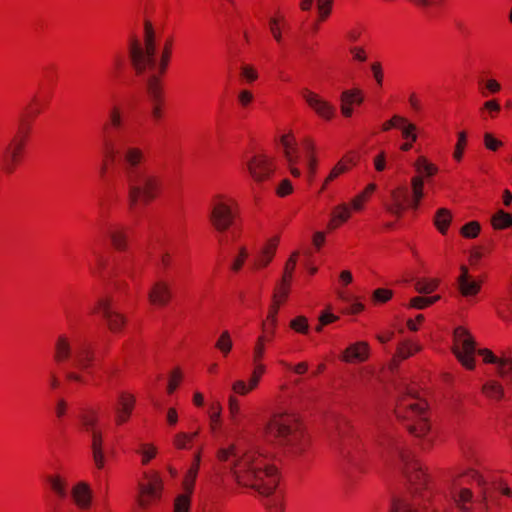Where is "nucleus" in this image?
Returning <instances> with one entry per match:
<instances>
[{
	"instance_id": "nucleus-1",
	"label": "nucleus",
	"mask_w": 512,
	"mask_h": 512,
	"mask_svg": "<svg viewBox=\"0 0 512 512\" xmlns=\"http://www.w3.org/2000/svg\"><path fill=\"white\" fill-rule=\"evenodd\" d=\"M262 435L264 440L276 447L301 455L311 445V438L301 416L295 412L277 409L266 419Z\"/></svg>"
},
{
	"instance_id": "nucleus-2",
	"label": "nucleus",
	"mask_w": 512,
	"mask_h": 512,
	"mask_svg": "<svg viewBox=\"0 0 512 512\" xmlns=\"http://www.w3.org/2000/svg\"><path fill=\"white\" fill-rule=\"evenodd\" d=\"M233 473L238 484L264 496L271 495L279 484L277 467L256 451H248L239 457L234 463Z\"/></svg>"
},
{
	"instance_id": "nucleus-3",
	"label": "nucleus",
	"mask_w": 512,
	"mask_h": 512,
	"mask_svg": "<svg viewBox=\"0 0 512 512\" xmlns=\"http://www.w3.org/2000/svg\"><path fill=\"white\" fill-rule=\"evenodd\" d=\"M174 42L175 38L173 35L166 37L161 50L157 72L150 75L146 82L149 118L154 126L161 125L167 117L168 105L163 79L167 74L172 58Z\"/></svg>"
},
{
	"instance_id": "nucleus-4",
	"label": "nucleus",
	"mask_w": 512,
	"mask_h": 512,
	"mask_svg": "<svg viewBox=\"0 0 512 512\" xmlns=\"http://www.w3.org/2000/svg\"><path fill=\"white\" fill-rule=\"evenodd\" d=\"M127 183V210L136 213L147 208L164 192V177L155 171H144L125 178Z\"/></svg>"
},
{
	"instance_id": "nucleus-5",
	"label": "nucleus",
	"mask_w": 512,
	"mask_h": 512,
	"mask_svg": "<svg viewBox=\"0 0 512 512\" xmlns=\"http://www.w3.org/2000/svg\"><path fill=\"white\" fill-rule=\"evenodd\" d=\"M127 55L129 66L135 76L140 77L151 71L156 65V35L150 20L144 21L143 40L136 34L127 39Z\"/></svg>"
},
{
	"instance_id": "nucleus-6",
	"label": "nucleus",
	"mask_w": 512,
	"mask_h": 512,
	"mask_svg": "<svg viewBox=\"0 0 512 512\" xmlns=\"http://www.w3.org/2000/svg\"><path fill=\"white\" fill-rule=\"evenodd\" d=\"M394 412L398 419L408 421L405 428L415 437H423L431 430L428 403L418 396L415 389H407V392L398 398Z\"/></svg>"
},
{
	"instance_id": "nucleus-7",
	"label": "nucleus",
	"mask_w": 512,
	"mask_h": 512,
	"mask_svg": "<svg viewBox=\"0 0 512 512\" xmlns=\"http://www.w3.org/2000/svg\"><path fill=\"white\" fill-rule=\"evenodd\" d=\"M78 419L83 432L91 435V452L93 463L98 470L105 467L104 436L99 427L100 407L85 406L80 408Z\"/></svg>"
},
{
	"instance_id": "nucleus-8",
	"label": "nucleus",
	"mask_w": 512,
	"mask_h": 512,
	"mask_svg": "<svg viewBox=\"0 0 512 512\" xmlns=\"http://www.w3.org/2000/svg\"><path fill=\"white\" fill-rule=\"evenodd\" d=\"M31 138L32 133L16 128L15 133L0 155V170L5 175L14 174L22 165Z\"/></svg>"
},
{
	"instance_id": "nucleus-9",
	"label": "nucleus",
	"mask_w": 512,
	"mask_h": 512,
	"mask_svg": "<svg viewBox=\"0 0 512 512\" xmlns=\"http://www.w3.org/2000/svg\"><path fill=\"white\" fill-rule=\"evenodd\" d=\"M239 214L237 201L225 194H217L210 202L209 222L219 233L228 231L235 223Z\"/></svg>"
},
{
	"instance_id": "nucleus-10",
	"label": "nucleus",
	"mask_w": 512,
	"mask_h": 512,
	"mask_svg": "<svg viewBox=\"0 0 512 512\" xmlns=\"http://www.w3.org/2000/svg\"><path fill=\"white\" fill-rule=\"evenodd\" d=\"M335 428L337 431V437L333 440L335 448L343 460L348 464L356 465L360 459V443L350 421L344 417H338Z\"/></svg>"
},
{
	"instance_id": "nucleus-11",
	"label": "nucleus",
	"mask_w": 512,
	"mask_h": 512,
	"mask_svg": "<svg viewBox=\"0 0 512 512\" xmlns=\"http://www.w3.org/2000/svg\"><path fill=\"white\" fill-rule=\"evenodd\" d=\"M52 97L53 89L51 85L39 83L38 89L32 99L20 113L17 127L29 133H33V126L36 119L48 108Z\"/></svg>"
},
{
	"instance_id": "nucleus-12",
	"label": "nucleus",
	"mask_w": 512,
	"mask_h": 512,
	"mask_svg": "<svg viewBox=\"0 0 512 512\" xmlns=\"http://www.w3.org/2000/svg\"><path fill=\"white\" fill-rule=\"evenodd\" d=\"M137 490L136 502L140 509L148 510L158 504L163 492V481L160 474L157 471L144 472L138 482Z\"/></svg>"
},
{
	"instance_id": "nucleus-13",
	"label": "nucleus",
	"mask_w": 512,
	"mask_h": 512,
	"mask_svg": "<svg viewBox=\"0 0 512 512\" xmlns=\"http://www.w3.org/2000/svg\"><path fill=\"white\" fill-rule=\"evenodd\" d=\"M475 349L476 343L469 330L464 326L456 327L453 331L452 352L467 370L475 368Z\"/></svg>"
},
{
	"instance_id": "nucleus-14",
	"label": "nucleus",
	"mask_w": 512,
	"mask_h": 512,
	"mask_svg": "<svg viewBox=\"0 0 512 512\" xmlns=\"http://www.w3.org/2000/svg\"><path fill=\"white\" fill-rule=\"evenodd\" d=\"M92 314L101 316L108 330L114 334L123 332L128 323L126 315L116 309L113 299L109 296L98 299Z\"/></svg>"
},
{
	"instance_id": "nucleus-15",
	"label": "nucleus",
	"mask_w": 512,
	"mask_h": 512,
	"mask_svg": "<svg viewBox=\"0 0 512 512\" xmlns=\"http://www.w3.org/2000/svg\"><path fill=\"white\" fill-rule=\"evenodd\" d=\"M117 158L125 178L147 171V169H142V166L147 162V153L140 146L128 145L124 147L121 151L119 150Z\"/></svg>"
},
{
	"instance_id": "nucleus-16",
	"label": "nucleus",
	"mask_w": 512,
	"mask_h": 512,
	"mask_svg": "<svg viewBox=\"0 0 512 512\" xmlns=\"http://www.w3.org/2000/svg\"><path fill=\"white\" fill-rule=\"evenodd\" d=\"M394 448L404 463V474L408 481L414 485L424 486L427 484L428 475L422 468L421 463L414 459L410 451L404 449L399 440L394 441Z\"/></svg>"
},
{
	"instance_id": "nucleus-17",
	"label": "nucleus",
	"mask_w": 512,
	"mask_h": 512,
	"mask_svg": "<svg viewBox=\"0 0 512 512\" xmlns=\"http://www.w3.org/2000/svg\"><path fill=\"white\" fill-rule=\"evenodd\" d=\"M300 96L305 101L308 108L322 120L331 121L335 117V106L318 93L309 88H302L300 90Z\"/></svg>"
},
{
	"instance_id": "nucleus-18",
	"label": "nucleus",
	"mask_w": 512,
	"mask_h": 512,
	"mask_svg": "<svg viewBox=\"0 0 512 512\" xmlns=\"http://www.w3.org/2000/svg\"><path fill=\"white\" fill-rule=\"evenodd\" d=\"M247 170L255 182L261 183L270 179L276 170V165L267 155L257 154L247 162Z\"/></svg>"
},
{
	"instance_id": "nucleus-19",
	"label": "nucleus",
	"mask_w": 512,
	"mask_h": 512,
	"mask_svg": "<svg viewBox=\"0 0 512 512\" xmlns=\"http://www.w3.org/2000/svg\"><path fill=\"white\" fill-rule=\"evenodd\" d=\"M136 407V397L128 391H121L114 407V424L117 427L128 423Z\"/></svg>"
},
{
	"instance_id": "nucleus-20",
	"label": "nucleus",
	"mask_w": 512,
	"mask_h": 512,
	"mask_svg": "<svg viewBox=\"0 0 512 512\" xmlns=\"http://www.w3.org/2000/svg\"><path fill=\"white\" fill-rule=\"evenodd\" d=\"M359 162V155L354 151L347 152L342 158L333 166L327 177L324 179L320 189V193L324 192L330 183L351 171Z\"/></svg>"
},
{
	"instance_id": "nucleus-21",
	"label": "nucleus",
	"mask_w": 512,
	"mask_h": 512,
	"mask_svg": "<svg viewBox=\"0 0 512 512\" xmlns=\"http://www.w3.org/2000/svg\"><path fill=\"white\" fill-rule=\"evenodd\" d=\"M460 274L457 277L456 284L459 294L464 298L477 296L482 289L484 280L481 278L475 279L470 273L466 265H461Z\"/></svg>"
},
{
	"instance_id": "nucleus-22",
	"label": "nucleus",
	"mask_w": 512,
	"mask_h": 512,
	"mask_svg": "<svg viewBox=\"0 0 512 512\" xmlns=\"http://www.w3.org/2000/svg\"><path fill=\"white\" fill-rule=\"evenodd\" d=\"M391 202L386 205V211L402 218L408 209H412V200L410 199L409 190L406 186H399L390 193Z\"/></svg>"
},
{
	"instance_id": "nucleus-23",
	"label": "nucleus",
	"mask_w": 512,
	"mask_h": 512,
	"mask_svg": "<svg viewBox=\"0 0 512 512\" xmlns=\"http://www.w3.org/2000/svg\"><path fill=\"white\" fill-rule=\"evenodd\" d=\"M125 125L123 112L120 106L114 105L108 112V118L101 127V143L115 142L114 132H120Z\"/></svg>"
},
{
	"instance_id": "nucleus-24",
	"label": "nucleus",
	"mask_w": 512,
	"mask_h": 512,
	"mask_svg": "<svg viewBox=\"0 0 512 512\" xmlns=\"http://www.w3.org/2000/svg\"><path fill=\"white\" fill-rule=\"evenodd\" d=\"M291 285L292 282L282 279H280V281L276 283L273 289L272 302L269 306L266 319L273 321L275 323L278 322L277 316L280 307L287 302L289 295L291 293Z\"/></svg>"
},
{
	"instance_id": "nucleus-25",
	"label": "nucleus",
	"mask_w": 512,
	"mask_h": 512,
	"mask_svg": "<svg viewBox=\"0 0 512 512\" xmlns=\"http://www.w3.org/2000/svg\"><path fill=\"white\" fill-rule=\"evenodd\" d=\"M277 323L265 319L262 323V332L257 337L253 347L252 361L263 362L266 346L271 344L275 338Z\"/></svg>"
},
{
	"instance_id": "nucleus-26",
	"label": "nucleus",
	"mask_w": 512,
	"mask_h": 512,
	"mask_svg": "<svg viewBox=\"0 0 512 512\" xmlns=\"http://www.w3.org/2000/svg\"><path fill=\"white\" fill-rule=\"evenodd\" d=\"M370 357V346L366 341H357L347 346L339 359L348 364H360L366 362Z\"/></svg>"
},
{
	"instance_id": "nucleus-27",
	"label": "nucleus",
	"mask_w": 512,
	"mask_h": 512,
	"mask_svg": "<svg viewBox=\"0 0 512 512\" xmlns=\"http://www.w3.org/2000/svg\"><path fill=\"white\" fill-rule=\"evenodd\" d=\"M131 229L124 225H113L108 230V238L111 247L119 253H125L130 246Z\"/></svg>"
},
{
	"instance_id": "nucleus-28",
	"label": "nucleus",
	"mask_w": 512,
	"mask_h": 512,
	"mask_svg": "<svg viewBox=\"0 0 512 512\" xmlns=\"http://www.w3.org/2000/svg\"><path fill=\"white\" fill-rule=\"evenodd\" d=\"M173 297L171 286L163 280L155 282L148 293V301L156 307H166L169 305Z\"/></svg>"
},
{
	"instance_id": "nucleus-29",
	"label": "nucleus",
	"mask_w": 512,
	"mask_h": 512,
	"mask_svg": "<svg viewBox=\"0 0 512 512\" xmlns=\"http://www.w3.org/2000/svg\"><path fill=\"white\" fill-rule=\"evenodd\" d=\"M278 245V236H274L268 239L264 246L261 248L259 254L255 256L251 265V269L254 271H259L266 268L273 261Z\"/></svg>"
},
{
	"instance_id": "nucleus-30",
	"label": "nucleus",
	"mask_w": 512,
	"mask_h": 512,
	"mask_svg": "<svg viewBox=\"0 0 512 512\" xmlns=\"http://www.w3.org/2000/svg\"><path fill=\"white\" fill-rule=\"evenodd\" d=\"M364 102V93L359 88L344 90L340 95V111L344 118L353 115V105L360 106Z\"/></svg>"
},
{
	"instance_id": "nucleus-31",
	"label": "nucleus",
	"mask_w": 512,
	"mask_h": 512,
	"mask_svg": "<svg viewBox=\"0 0 512 512\" xmlns=\"http://www.w3.org/2000/svg\"><path fill=\"white\" fill-rule=\"evenodd\" d=\"M74 366L80 370H89L93 367L96 359L94 345L89 341H84L74 352Z\"/></svg>"
},
{
	"instance_id": "nucleus-32",
	"label": "nucleus",
	"mask_w": 512,
	"mask_h": 512,
	"mask_svg": "<svg viewBox=\"0 0 512 512\" xmlns=\"http://www.w3.org/2000/svg\"><path fill=\"white\" fill-rule=\"evenodd\" d=\"M74 358L72 343L66 334L59 335L54 343L53 362L56 365H62Z\"/></svg>"
},
{
	"instance_id": "nucleus-33",
	"label": "nucleus",
	"mask_w": 512,
	"mask_h": 512,
	"mask_svg": "<svg viewBox=\"0 0 512 512\" xmlns=\"http://www.w3.org/2000/svg\"><path fill=\"white\" fill-rule=\"evenodd\" d=\"M71 497L74 504L80 510H88L92 504V491L88 483L78 482L71 490Z\"/></svg>"
},
{
	"instance_id": "nucleus-34",
	"label": "nucleus",
	"mask_w": 512,
	"mask_h": 512,
	"mask_svg": "<svg viewBox=\"0 0 512 512\" xmlns=\"http://www.w3.org/2000/svg\"><path fill=\"white\" fill-rule=\"evenodd\" d=\"M119 149L116 142L101 143L102 161L99 169V176L101 179L105 178L108 169L118 160Z\"/></svg>"
},
{
	"instance_id": "nucleus-35",
	"label": "nucleus",
	"mask_w": 512,
	"mask_h": 512,
	"mask_svg": "<svg viewBox=\"0 0 512 512\" xmlns=\"http://www.w3.org/2000/svg\"><path fill=\"white\" fill-rule=\"evenodd\" d=\"M284 157L289 165H296L299 161V151L295 136L291 133L284 134L280 138Z\"/></svg>"
},
{
	"instance_id": "nucleus-36",
	"label": "nucleus",
	"mask_w": 512,
	"mask_h": 512,
	"mask_svg": "<svg viewBox=\"0 0 512 512\" xmlns=\"http://www.w3.org/2000/svg\"><path fill=\"white\" fill-rule=\"evenodd\" d=\"M422 350V346L418 341L405 339L398 343L394 354V359L400 361L406 360Z\"/></svg>"
},
{
	"instance_id": "nucleus-37",
	"label": "nucleus",
	"mask_w": 512,
	"mask_h": 512,
	"mask_svg": "<svg viewBox=\"0 0 512 512\" xmlns=\"http://www.w3.org/2000/svg\"><path fill=\"white\" fill-rule=\"evenodd\" d=\"M453 220V214L448 208H439L433 217V224L441 235H446Z\"/></svg>"
},
{
	"instance_id": "nucleus-38",
	"label": "nucleus",
	"mask_w": 512,
	"mask_h": 512,
	"mask_svg": "<svg viewBox=\"0 0 512 512\" xmlns=\"http://www.w3.org/2000/svg\"><path fill=\"white\" fill-rule=\"evenodd\" d=\"M129 66L128 56L126 57L122 52H116L112 56L110 76L113 80H120L125 75Z\"/></svg>"
},
{
	"instance_id": "nucleus-39",
	"label": "nucleus",
	"mask_w": 512,
	"mask_h": 512,
	"mask_svg": "<svg viewBox=\"0 0 512 512\" xmlns=\"http://www.w3.org/2000/svg\"><path fill=\"white\" fill-rule=\"evenodd\" d=\"M414 168L417 173L416 176H422L424 178H430L438 174L439 168L434 163L430 162L424 155L419 156L414 163Z\"/></svg>"
},
{
	"instance_id": "nucleus-40",
	"label": "nucleus",
	"mask_w": 512,
	"mask_h": 512,
	"mask_svg": "<svg viewBox=\"0 0 512 512\" xmlns=\"http://www.w3.org/2000/svg\"><path fill=\"white\" fill-rule=\"evenodd\" d=\"M50 490L59 498L64 499L68 495L67 480L60 474H52L46 477Z\"/></svg>"
},
{
	"instance_id": "nucleus-41",
	"label": "nucleus",
	"mask_w": 512,
	"mask_h": 512,
	"mask_svg": "<svg viewBox=\"0 0 512 512\" xmlns=\"http://www.w3.org/2000/svg\"><path fill=\"white\" fill-rule=\"evenodd\" d=\"M456 506L462 512H478L473 506V492L468 488H462L453 495Z\"/></svg>"
},
{
	"instance_id": "nucleus-42",
	"label": "nucleus",
	"mask_w": 512,
	"mask_h": 512,
	"mask_svg": "<svg viewBox=\"0 0 512 512\" xmlns=\"http://www.w3.org/2000/svg\"><path fill=\"white\" fill-rule=\"evenodd\" d=\"M270 33L277 43L282 42V31L286 30L288 23L281 13L274 14L268 21Z\"/></svg>"
},
{
	"instance_id": "nucleus-43",
	"label": "nucleus",
	"mask_w": 512,
	"mask_h": 512,
	"mask_svg": "<svg viewBox=\"0 0 512 512\" xmlns=\"http://www.w3.org/2000/svg\"><path fill=\"white\" fill-rule=\"evenodd\" d=\"M351 217L350 208L346 204L335 207L332 211V217L328 223V229L334 230L339 228Z\"/></svg>"
},
{
	"instance_id": "nucleus-44",
	"label": "nucleus",
	"mask_w": 512,
	"mask_h": 512,
	"mask_svg": "<svg viewBox=\"0 0 512 512\" xmlns=\"http://www.w3.org/2000/svg\"><path fill=\"white\" fill-rule=\"evenodd\" d=\"M401 136L406 142L400 145V150L403 152L410 151L418 139L417 126L414 123L408 122L401 130Z\"/></svg>"
},
{
	"instance_id": "nucleus-45",
	"label": "nucleus",
	"mask_w": 512,
	"mask_h": 512,
	"mask_svg": "<svg viewBox=\"0 0 512 512\" xmlns=\"http://www.w3.org/2000/svg\"><path fill=\"white\" fill-rule=\"evenodd\" d=\"M483 395L494 401H501L504 398V388L501 383L496 380L487 381L481 389Z\"/></svg>"
},
{
	"instance_id": "nucleus-46",
	"label": "nucleus",
	"mask_w": 512,
	"mask_h": 512,
	"mask_svg": "<svg viewBox=\"0 0 512 512\" xmlns=\"http://www.w3.org/2000/svg\"><path fill=\"white\" fill-rule=\"evenodd\" d=\"M412 188V209L416 210L419 208L420 203L424 197V180L422 176H413L411 178Z\"/></svg>"
},
{
	"instance_id": "nucleus-47",
	"label": "nucleus",
	"mask_w": 512,
	"mask_h": 512,
	"mask_svg": "<svg viewBox=\"0 0 512 512\" xmlns=\"http://www.w3.org/2000/svg\"><path fill=\"white\" fill-rule=\"evenodd\" d=\"M490 223L494 230H505L512 227V215L500 209L492 215Z\"/></svg>"
},
{
	"instance_id": "nucleus-48",
	"label": "nucleus",
	"mask_w": 512,
	"mask_h": 512,
	"mask_svg": "<svg viewBox=\"0 0 512 512\" xmlns=\"http://www.w3.org/2000/svg\"><path fill=\"white\" fill-rule=\"evenodd\" d=\"M439 285L438 278H419L414 284V289L419 294H431L439 288Z\"/></svg>"
},
{
	"instance_id": "nucleus-49",
	"label": "nucleus",
	"mask_w": 512,
	"mask_h": 512,
	"mask_svg": "<svg viewBox=\"0 0 512 512\" xmlns=\"http://www.w3.org/2000/svg\"><path fill=\"white\" fill-rule=\"evenodd\" d=\"M441 299L440 295L433 296H415L409 300L408 308L423 310L438 302Z\"/></svg>"
},
{
	"instance_id": "nucleus-50",
	"label": "nucleus",
	"mask_w": 512,
	"mask_h": 512,
	"mask_svg": "<svg viewBox=\"0 0 512 512\" xmlns=\"http://www.w3.org/2000/svg\"><path fill=\"white\" fill-rule=\"evenodd\" d=\"M468 145V133L465 130L457 133V141L453 151V159L460 163L463 160L465 149Z\"/></svg>"
},
{
	"instance_id": "nucleus-51",
	"label": "nucleus",
	"mask_w": 512,
	"mask_h": 512,
	"mask_svg": "<svg viewBox=\"0 0 512 512\" xmlns=\"http://www.w3.org/2000/svg\"><path fill=\"white\" fill-rule=\"evenodd\" d=\"M222 405L219 401H214L209 405L208 414L210 419V428L216 431L221 426Z\"/></svg>"
},
{
	"instance_id": "nucleus-52",
	"label": "nucleus",
	"mask_w": 512,
	"mask_h": 512,
	"mask_svg": "<svg viewBox=\"0 0 512 512\" xmlns=\"http://www.w3.org/2000/svg\"><path fill=\"white\" fill-rule=\"evenodd\" d=\"M198 432L185 433L179 432L173 438V445L178 450L189 449Z\"/></svg>"
},
{
	"instance_id": "nucleus-53",
	"label": "nucleus",
	"mask_w": 512,
	"mask_h": 512,
	"mask_svg": "<svg viewBox=\"0 0 512 512\" xmlns=\"http://www.w3.org/2000/svg\"><path fill=\"white\" fill-rule=\"evenodd\" d=\"M137 453L141 455V464L145 466L157 456L158 449L152 443H143Z\"/></svg>"
},
{
	"instance_id": "nucleus-54",
	"label": "nucleus",
	"mask_w": 512,
	"mask_h": 512,
	"mask_svg": "<svg viewBox=\"0 0 512 512\" xmlns=\"http://www.w3.org/2000/svg\"><path fill=\"white\" fill-rule=\"evenodd\" d=\"M408 122L409 120L406 117L395 114L389 120L382 123L381 131L388 132L392 129L402 130Z\"/></svg>"
},
{
	"instance_id": "nucleus-55",
	"label": "nucleus",
	"mask_w": 512,
	"mask_h": 512,
	"mask_svg": "<svg viewBox=\"0 0 512 512\" xmlns=\"http://www.w3.org/2000/svg\"><path fill=\"white\" fill-rule=\"evenodd\" d=\"M233 342L229 331H223L215 343V348L218 349L224 357H227L231 352Z\"/></svg>"
},
{
	"instance_id": "nucleus-56",
	"label": "nucleus",
	"mask_w": 512,
	"mask_h": 512,
	"mask_svg": "<svg viewBox=\"0 0 512 512\" xmlns=\"http://www.w3.org/2000/svg\"><path fill=\"white\" fill-rule=\"evenodd\" d=\"M498 365V375L507 383L512 384V358L501 357Z\"/></svg>"
},
{
	"instance_id": "nucleus-57",
	"label": "nucleus",
	"mask_w": 512,
	"mask_h": 512,
	"mask_svg": "<svg viewBox=\"0 0 512 512\" xmlns=\"http://www.w3.org/2000/svg\"><path fill=\"white\" fill-rule=\"evenodd\" d=\"M394 292L389 288H377L371 295V302L374 305L386 304L393 298Z\"/></svg>"
},
{
	"instance_id": "nucleus-58",
	"label": "nucleus",
	"mask_w": 512,
	"mask_h": 512,
	"mask_svg": "<svg viewBox=\"0 0 512 512\" xmlns=\"http://www.w3.org/2000/svg\"><path fill=\"white\" fill-rule=\"evenodd\" d=\"M289 327L296 333L307 335L309 333L308 318L304 315L296 316L290 320Z\"/></svg>"
},
{
	"instance_id": "nucleus-59",
	"label": "nucleus",
	"mask_w": 512,
	"mask_h": 512,
	"mask_svg": "<svg viewBox=\"0 0 512 512\" xmlns=\"http://www.w3.org/2000/svg\"><path fill=\"white\" fill-rule=\"evenodd\" d=\"M481 225L478 221H470L460 228V235L466 239H474L479 236Z\"/></svg>"
},
{
	"instance_id": "nucleus-60",
	"label": "nucleus",
	"mask_w": 512,
	"mask_h": 512,
	"mask_svg": "<svg viewBox=\"0 0 512 512\" xmlns=\"http://www.w3.org/2000/svg\"><path fill=\"white\" fill-rule=\"evenodd\" d=\"M298 256H299V253L297 251H295L287 259L285 266H284L283 274L281 277L282 280L292 282Z\"/></svg>"
},
{
	"instance_id": "nucleus-61",
	"label": "nucleus",
	"mask_w": 512,
	"mask_h": 512,
	"mask_svg": "<svg viewBox=\"0 0 512 512\" xmlns=\"http://www.w3.org/2000/svg\"><path fill=\"white\" fill-rule=\"evenodd\" d=\"M253 363V371L251 373L249 383H251L252 387L257 388L262 376L266 372V366L263 362L252 361Z\"/></svg>"
},
{
	"instance_id": "nucleus-62",
	"label": "nucleus",
	"mask_w": 512,
	"mask_h": 512,
	"mask_svg": "<svg viewBox=\"0 0 512 512\" xmlns=\"http://www.w3.org/2000/svg\"><path fill=\"white\" fill-rule=\"evenodd\" d=\"M191 494L183 493L174 500L173 512H189L191 507Z\"/></svg>"
},
{
	"instance_id": "nucleus-63",
	"label": "nucleus",
	"mask_w": 512,
	"mask_h": 512,
	"mask_svg": "<svg viewBox=\"0 0 512 512\" xmlns=\"http://www.w3.org/2000/svg\"><path fill=\"white\" fill-rule=\"evenodd\" d=\"M183 374L179 367H175L169 376L168 385H167V393L169 395L173 394L174 391L179 387L182 382Z\"/></svg>"
},
{
	"instance_id": "nucleus-64",
	"label": "nucleus",
	"mask_w": 512,
	"mask_h": 512,
	"mask_svg": "<svg viewBox=\"0 0 512 512\" xmlns=\"http://www.w3.org/2000/svg\"><path fill=\"white\" fill-rule=\"evenodd\" d=\"M58 78V69L55 64H49L46 65L43 68V83L44 85H51L53 88L54 83L57 81Z\"/></svg>"
}]
</instances>
